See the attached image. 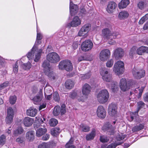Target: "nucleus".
I'll return each instance as SVG.
<instances>
[{
	"label": "nucleus",
	"mask_w": 148,
	"mask_h": 148,
	"mask_svg": "<svg viewBox=\"0 0 148 148\" xmlns=\"http://www.w3.org/2000/svg\"><path fill=\"white\" fill-rule=\"evenodd\" d=\"M42 38V36L40 33L37 34L35 44L31 50L27 55V57L29 60L34 59V61L38 62L40 59L42 50V49H38L37 46L41 43L40 40Z\"/></svg>",
	"instance_id": "1"
},
{
	"label": "nucleus",
	"mask_w": 148,
	"mask_h": 148,
	"mask_svg": "<svg viewBox=\"0 0 148 148\" xmlns=\"http://www.w3.org/2000/svg\"><path fill=\"white\" fill-rule=\"evenodd\" d=\"M110 69L104 68L100 70V73L104 81L111 82V84H108L106 85L107 87L111 89L112 91L115 92L117 89V83L116 81H112V76L110 74Z\"/></svg>",
	"instance_id": "2"
},
{
	"label": "nucleus",
	"mask_w": 148,
	"mask_h": 148,
	"mask_svg": "<svg viewBox=\"0 0 148 148\" xmlns=\"http://www.w3.org/2000/svg\"><path fill=\"white\" fill-rule=\"evenodd\" d=\"M119 34L118 33H112L111 31L108 28L102 30V35L103 38L107 40H108L109 43L111 45H113L115 42L113 40L110 41L112 38H114Z\"/></svg>",
	"instance_id": "3"
},
{
	"label": "nucleus",
	"mask_w": 148,
	"mask_h": 148,
	"mask_svg": "<svg viewBox=\"0 0 148 148\" xmlns=\"http://www.w3.org/2000/svg\"><path fill=\"white\" fill-rule=\"evenodd\" d=\"M109 97V93L106 89L102 90L98 93L97 98L98 101L101 103H104L106 102Z\"/></svg>",
	"instance_id": "4"
},
{
	"label": "nucleus",
	"mask_w": 148,
	"mask_h": 148,
	"mask_svg": "<svg viewBox=\"0 0 148 148\" xmlns=\"http://www.w3.org/2000/svg\"><path fill=\"white\" fill-rule=\"evenodd\" d=\"M59 69L65 70L68 71H70L73 69V66L71 62L68 60H65L61 61L58 65Z\"/></svg>",
	"instance_id": "5"
},
{
	"label": "nucleus",
	"mask_w": 148,
	"mask_h": 148,
	"mask_svg": "<svg viewBox=\"0 0 148 148\" xmlns=\"http://www.w3.org/2000/svg\"><path fill=\"white\" fill-rule=\"evenodd\" d=\"M124 63L121 61H119L115 63L113 68V71L116 75H119L123 73L124 69Z\"/></svg>",
	"instance_id": "6"
},
{
	"label": "nucleus",
	"mask_w": 148,
	"mask_h": 148,
	"mask_svg": "<svg viewBox=\"0 0 148 148\" xmlns=\"http://www.w3.org/2000/svg\"><path fill=\"white\" fill-rule=\"evenodd\" d=\"M132 82L131 80L127 82L125 79L122 78L120 79L119 85L121 89L123 91H125L130 89Z\"/></svg>",
	"instance_id": "7"
},
{
	"label": "nucleus",
	"mask_w": 148,
	"mask_h": 148,
	"mask_svg": "<svg viewBox=\"0 0 148 148\" xmlns=\"http://www.w3.org/2000/svg\"><path fill=\"white\" fill-rule=\"evenodd\" d=\"M47 59L48 61L53 63L59 62L60 60V57L57 53L52 52L49 53L47 56Z\"/></svg>",
	"instance_id": "8"
},
{
	"label": "nucleus",
	"mask_w": 148,
	"mask_h": 148,
	"mask_svg": "<svg viewBox=\"0 0 148 148\" xmlns=\"http://www.w3.org/2000/svg\"><path fill=\"white\" fill-rule=\"evenodd\" d=\"M90 24H86L82 26L78 32V35L79 36H86L90 28Z\"/></svg>",
	"instance_id": "9"
},
{
	"label": "nucleus",
	"mask_w": 148,
	"mask_h": 148,
	"mask_svg": "<svg viewBox=\"0 0 148 148\" xmlns=\"http://www.w3.org/2000/svg\"><path fill=\"white\" fill-rule=\"evenodd\" d=\"M115 128L111 125L109 122L105 123L102 127V130L104 132L107 131L110 135H113L114 134Z\"/></svg>",
	"instance_id": "10"
},
{
	"label": "nucleus",
	"mask_w": 148,
	"mask_h": 148,
	"mask_svg": "<svg viewBox=\"0 0 148 148\" xmlns=\"http://www.w3.org/2000/svg\"><path fill=\"white\" fill-rule=\"evenodd\" d=\"M93 46V44L92 41L87 40L82 42L81 45V49L82 51H86L91 50Z\"/></svg>",
	"instance_id": "11"
},
{
	"label": "nucleus",
	"mask_w": 148,
	"mask_h": 148,
	"mask_svg": "<svg viewBox=\"0 0 148 148\" xmlns=\"http://www.w3.org/2000/svg\"><path fill=\"white\" fill-rule=\"evenodd\" d=\"M117 107L116 105L114 103H112L108 106V112L111 116H115L117 113Z\"/></svg>",
	"instance_id": "12"
},
{
	"label": "nucleus",
	"mask_w": 148,
	"mask_h": 148,
	"mask_svg": "<svg viewBox=\"0 0 148 148\" xmlns=\"http://www.w3.org/2000/svg\"><path fill=\"white\" fill-rule=\"evenodd\" d=\"M110 55V51L108 49H104L101 51L99 55V58L102 61H106Z\"/></svg>",
	"instance_id": "13"
},
{
	"label": "nucleus",
	"mask_w": 148,
	"mask_h": 148,
	"mask_svg": "<svg viewBox=\"0 0 148 148\" xmlns=\"http://www.w3.org/2000/svg\"><path fill=\"white\" fill-rule=\"evenodd\" d=\"M42 89L43 87H42V88L40 89L38 94L36 96L30 98L34 104H38L42 100L43 96Z\"/></svg>",
	"instance_id": "14"
},
{
	"label": "nucleus",
	"mask_w": 148,
	"mask_h": 148,
	"mask_svg": "<svg viewBox=\"0 0 148 148\" xmlns=\"http://www.w3.org/2000/svg\"><path fill=\"white\" fill-rule=\"evenodd\" d=\"M41 122L42 123L41 124V127L42 126L44 128H42L41 127L36 130V136L38 137L41 136L44 134L47 131V129L45 128L46 126V124L43 123V122L41 119Z\"/></svg>",
	"instance_id": "15"
},
{
	"label": "nucleus",
	"mask_w": 148,
	"mask_h": 148,
	"mask_svg": "<svg viewBox=\"0 0 148 148\" xmlns=\"http://www.w3.org/2000/svg\"><path fill=\"white\" fill-rule=\"evenodd\" d=\"M97 116L100 118H104L106 116V112L104 108L102 106H99L97 110Z\"/></svg>",
	"instance_id": "16"
},
{
	"label": "nucleus",
	"mask_w": 148,
	"mask_h": 148,
	"mask_svg": "<svg viewBox=\"0 0 148 148\" xmlns=\"http://www.w3.org/2000/svg\"><path fill=\"white\" fill-rule=\"evenodd\" d=\"M81 24V20L78 16L74 17L73 20L69 24L68 26L73 27H76Z\"/></svg>",
	"instance_id": "17"
},
{
	"label": "nucleus",
	"mask_w": 148,
	"mask_h": 148,
	"mask_svg": "<svg viewBox=\"0 0 148 148\" xmlns=\"http://www.w3.org/2000/svg\"><path fill=\"white\" fill-rule=\"evenodd\" d=\"M114 55L116 59H119L124 56V51L122 48H118L114 50Z\"/></svg>",
	"instance_id": "18"
},
{
	"label": "nucleus",
	"mask_w": 148,
	"mask_h": 148,
	"mask_svg": "<svg viewBox=\"0 0 148 148\" xmlns=\"http://www.w3.org/2000/svg\"><path fill=\"white\" fill-rule=\"evenodd\" d=\"M70 11L71 16H73L76 14L78 12V7L77 5L73 4L70 1Z\"/></svg>",
	"instance_id": "19"
},
{
	"label": "nucleus",
	"mask_w": 148,
	"mask_h": 148,
	"mask_svg": "<svg viewBox=\"0 0 148 148\" xmlns=\"http://www.w3.org/2000/svg\"><path fill=\"white\" fill-rule=\"evenodd\" d=\"M55 145L53 142H43L38 146V148H53Z\"/></svg>",
	"instance_id": "20"
},
{
	"label": "nucleus",
	"mask_w": 148,
	"mask_h": 148,
	"mask_svg": "<svg viewBox=\"0 0 148 148\" xmlns=\"http://www.w3.org/2000/svg\"><path fill=\"white\" fill-rule=\"evenodd\" d=\"M91 87L87 84H85L83 86L82 90V93L85 96H87L90 91Z\"/></svg>",
	"instance_id": "21"
},
{
	"label": "nucleus",
	"mask_w": 148,
	"mask_h": 148,
	"mask_svg": "<svg viewBox=\"0 0 148 148\" xmlns=\"http://www.w3.org/2000/svg\"><path fill=\"white\" fill-rule=\"evenodd\" d=\"M139 71L138 70L134 69L132 71V74L134 77L136 79H140L145 76L144 72L143 71L139 75Z\"/></svg>",
	"instance_id": "22"
},
{
	"label": "nucleus",
	"mask_w": 148,
	"mask_h": 148,
	"mask_svg": "<svg viewBox=\"0 0 148 148\" xmlns=\"http://www.w3.org/2000/svg\"><path fill=\"white\" fill-rule=\"evenodd\" d=\"M148 52V47L145 46H141L136 50V54L139 55H143L144 53Z\"/></svg>",
	"instance_id": "23"
},
{
	"label": "nucleus",
	"mask_w": 148,
	"mask_h": 148,
	"mask_svg": "<svg viewBox=\"0 0 148 148\" xmlns=\"http://www.w3.org/2000/svg\"><path fill=\"white\" fill-rule=\"evenodd\" d=\"M23 121V123L26 127H29L31 126L34 122L33 119L28 117H25Z\"/></svg>",
	"instance_id": "24"
},
{
	"label": "nucleus",
	"mask_w": 148,
	"mask_h": 148,
	"mask_svg": "<svg viewBox=\"0 0 148 148\" xmlns=\"http://www.w3.org/2000/svg\"><path fill=\"white\" fill-rule=\"evenodd\" d=\"M116 4L114 2H110L108 5L106 10L109 13H112L115 8L116 7Z\"/></svg>",
	"instance_id": "25"
},
{
	"label": "nucleus",
	"mask_w": 148,
	"mask_h": 148,
	"mask_svg": "<svg viewBox=\"0 0 148 148\" xmlns=\"http://www.w3.org/2000/svg\"><path fill=\"white\" fill-rule=\"evenodd\" d=\"M37 110L36 109L31 107L27 110L26 114L28 116L34 117L37 114Z\"/></svg>",
	"instance_id": "26"
},
{
	"label": "nucleus",
	"mask_w": 148,
	"mask_h": 148,
	"mask_svg": "<svg viewBox=\"0 0 148 148\" xmlns=\"http://www.w3.org/2000/svg\"><path fill=\"white\" fill-rule=\"evenodd\" d=\"M130 3V1L129 0H122L118 4L119 8L121 9L126 8Z\"/></svg>",
	"instance_id": "27"
},
{
	"label": "nucleus",
	"mask_w": 148,
	"mask_h": 148,
	"mask_svg": "<svg viewBox=\"0 0 148 148\" xmlns=\"http://www.w3.org/2000/svg\"><path fill=\"white\" fill-rule=\"evenodd\" d=\"M74 82L69 79L65 82V86L66 88L71 89L74 87Z\"/></svg>",
	"instance_id": "28"
},
{
	"label": "nucleus",
	"mask_w": 148,
	"mask_h": 148,
	"mask_svg": "<svg viewBox=\"0 0 148 148\" xmlns=\"http://www.w3.org/2000/svg\"><path fill=\"white\" fill-rule=\"evenodd\" d=\"M34 132L31 131L27 132L26 134V137L27 139L30 141H33L34 139Z\"/></svg>",
	"instance_id": "29"
},
{
	"label": "nucleus",
	"mask_w": 148,
	"mask_h": 148,
	"mask_svg": "<svg viewBox=\"0 0 148 148\" xmlns=\"http://www.w3.org/2000/svg\"><path fill=\"white\" fill-rule=\"evenodd\" d=\"M96 135V130L95 129L92 130L91 132L86 135V139L87 140H89L93 139Z\"/></svg>",
	"instance_id": "30"
},
{
	"label": "nucleus",
	"mask_w": 148,
	"mask_h": 148,
	"mask_svg": "<svg viewBox=\"0 0 148 148\" xmlns=\"http://www.w3.org/2000/svg\"><path fill=\"white\" fill-rule=\"evenodd\" d=\"M42 66L44 68L45 73L47 71H50L51 68L50 67L49 63L48 61H45L43 63Z\"/></svg>",
	"instance_id": "31"
},
{
	"label": "nucleus",
	"mask_w": 148,
	"mask_h": 148,
	"mask_svg": "<svg viewBox=\"0 0 148 148\" xmlns=\"http://www.w3.org/2000/svg\"><path fill=\"white\" fill-rule=\"evenodd\" d=\"M144 127V124H140L133 127L132 129V130L134 132L138 131L143 129Z\"/></svg>",
	"instance_id": "32"
},
{
	"label": "nucleus",
	"mask_w": 148,
	"mask_h": 148,
	"mask_svg": "<svg viewBox=\"0 0 148 148\" xmlns=\"http://www.w3.org/2000/svg\"><path fill=\"white\" fill-rule=\"evenodd\" d=\"M51 79L54 80L56 79V75L51 70H50V71H47L45 72Z\"/></svg>",
	"instance_id": "33"
},
{
	"label": "nucleus",
	"mask_w": 148,
	"mask_h": 148,
	"mask_svg": "<svg viewBox=\"0 0 148 148\" xmlns=\"http://www.w3.org/2000/svg\"><path fill=\"white\" fill-rule=\"evenodd\" d=\"M74 139L71 138L69 141L65 145L66 148H75V146L73 145Z\"/></svg>",
	"instance_id": "34"
},
{
	"label": "nucleus",
	"mask_w": 148,
	"mask_h": 148,
	"mask_svg": "<svg viewBox=\"0 0 148 148\" xmlns=\"http://www.w3.org/2000/svg\"><path fill=\"white\" fill-rule=\"evenodd\" d=\"M123 143V142H121L119 143H112L109 145L107 147H106L105 145H103L101 146V148H115V147L118 145H120Z\"/></svg>",
	"instance_id": "35"
},
{
	"label": "nucleus",
	"mask_w": 148,
	"mask_h": 148,
	"mask_svg": "<svg viewBox=\"0 0 148 148\" xmlns=\"http://www.w3.org/2000/svg\"><path fill=\"white\" fill-rule=\"evenodd\" d=\"M24 130L23 128L21 127H18L16 130L14 131V134L15 136H17L18 135L23 133Z\"/></svg>",
	"instance_id": "36"
},
{
	"label": "nucleus",
	"mask_w": 148,
	"mask_h": 148,
	"mask_svg": "<svg viewBox=\"0 0 148 148\" xmlns=\"http://www.w3.org/2000/svg\"><path fill=\"white\" fill-rule=\"evenodd\" d=\"M128 13L126 11H123L120 12L119 14V17L120 19L126 18L129 16Z\"/></svg>",
	"instance_id": "37"
},
{
	"label": "nucleus",
	"mask_w": 148,
	"mask_h": 148,
	"mask_svg": "<svg viewBox=\"0 0 148 148\" xmlns=\"http://www.w3.org/2000/svg\"><path fill=\"white\" fill-rule=\"evenodd\" d=\"M51 134L53 136H56L60 132V129L58 128H53L51 129Z\"/></svg>",
	"instance_id": "38"
},
{
	"label": "nucleus",
	"mask_w": 148,
	"mask_h": 148,
	"mask_svg": "<svg viewBox=\"0 0 148 148\" xmlns=\"http://www.w3.org/2000/svg\"><path fill=\"white\" fill-rule=\"evenodd\" d=\"M80 129L82 131L88 132L90 130V127L88 126L83 124H81L80 126Z\"/></svg>",
	"instance_id": "39"
},
{
	"label": "nucleus",
	"mask_w": 148,
	"mask_h": 148,
	"mask_svg": "<svg viewBox=\"0 0 148 148\" xmlns=\"http://www.w3.org/2000/svg\"><path fill=\"white\" fill-rule=\"evenodd\" d=\"M137 47L136 46H133L131 49L129 55L131 57H132L136 53V50Z\"/></svg>",
	"instance_id": "40"
},
{
	"label": "nucleus",
	"mask_w": 148,
	"mask_h": 148,
	"mask_svg": "<svg viewBox=\"0 0 148 148\" xmlns=\"http://www.w3.org/2000/svg\"><path fill=\"white\" fill-rule=\"evenodd\" d=\"M148 19V13L145 14L141 18L138 22L139 24L140 25H142Z\"/></svg>",
	"instance_id": "41"
},
{
	"label": "nucleus",
	"mask_w": 148,
	"mask_h": 148,
	"mask_svg": "<svg viewBox=\"0 0 148 148\" xmlns=\"http://www.w3.org/2000/svg\"><path fill=\"white\" fill-rule=\"evenodd\" d=\"M60 112V107L59 106H56L54 109L53 114L55 116H58Z\"/></svg>",
	"instance_id": "42"
},
{
	"label": "nucleus",
	"mask_w": 148,
	"mask_h": 148,
	"mask_svg": "<svg viewBox=\"0 0 148 148\" xmlns=\"http://www.w3.org/2000/svg\"><path fill=\"white\" fill-rule=\"evenodd\" d=\"M22 67L25 70H29L31 68V64L29 62L27 63H24L22 65Z\"/></svg>",
	"instance_id": "43"
},
{
	"label": "nucleus",
	"mask_w": 148,
	"mask_h": 148,
	"mask_svg": "<svg viewBox=\"0 0 148 148\" xmlns=\"http://www.w3.org/2000/svg\"><path fill=\"white\" fill-rule=\"evenodd\" d=\"M58 123V121L54 119H51L49 121V123L51 126H55Z\"/></svg>",
	"instance_id": "44"
},
{
	"label": "nucleus",
	"mask_w": 148,
	"mask_h": 148,
	"mask_svg": "<svg viewBox=\"0 0 148 148\" xmlns=\"http://www.w3.org/2000/svg\"><path fill=\"white\" fill-rule=\"evenodd\" d=\"M77 92L75 91H73L70 92L69 94V97L72 99H74L77 98Z\"/></svg>",
	"instance_id": "45"
},
{
	"label": "nucleus",
	"mask_w": 148,
	"mask_h": 148,
	"mask_svg": "<svg viewBox=\"0 0 148 148\" xmlns=\"http://www.w3.org/2000/svg\"><path fill=\"white\" fill-rule=\"evenodd\" d=\"M91 75L90 72H89L88 73L85 74L81 75L79 77L82 79H85L89 78Z\"/></svg>",
	"instance_id": "46"
},
{
	"label": "nucleus",
	"mask_w": 148,
	"mask_h": 148,
	"mask_svg": "<svg viewBox=\"0 0 148 148\" xmlns=\"http://www.w3.org/2000/svg\"><path fill=\"white\" fill-rule=\"evenodd\" d=\"M100 140L102 143H106L108 141L109 138L106 136L101 135L100 136Z\"/></svg>",
	"instance_id": "47"
},
{
	"label": "nucleus",
	"mask_w": 148,
	"mask_h": 148,
	"mask_svg": "<svg viewBox=\"0 0 148 148\" xmlns=\"http://www.w3.org/2000/svg\"><path fill=\"white\" fill-rule=\"evenodd\" d=\"M114 60L112 59L108 60L106 63V66L108 68L111 67L114 64Z\"/></svg>",
	"instance_id": "48"
},
{
	"label": "nucleus",
	"mask_w": 148,
	"mask_h": 148,
	"mask_svg": "<svg viewBox=\"0 0 148 148\" xmlns=\"http://www.w3.org/2000/svg\"><path fill=\"white\" fill-rule=\"evenodd\" d=\"M16 97L15 95L11 96L10 97L9 101L10 103L12 104H14L16 100Z\"/></svg>",
	"instance_id": "49"
},
{
	"label": "nucleus",
	"mask_w": 148,
	"mask_h": 148,
	"mask_svg": "<svg viewBox=\"0 0 148 148\" xmlns=\"http://www.w3.org/2000/svg\"><path fill=\"white\" fill-rule=\"evenodd\" d=\"M6 141V136L4 135L0 136V145H3L5 143Z\"/></svg>",
	"instance_id": "50"
},
{
	"label": "nucleus",
	"mask_w": 148,
	"mask_h": 148,
	"mask_svg": "<svg viewBox=\"0 0 148 148\" xmlns=\"http://www.w3.org/2000/svg\"><path fill=\"white\" fill-rule=\"evenodd\" d=\"M13 116L7 115L5 119V121L7 124H10L12 122Z\"/></svg>",
	"instance_id": "51"
},
{
	"label": "nucleus",
	"mask_w": 148,
	"mask_h": 148,
	"mask_svg": "<svg viewBox=\"0 0 148 148\" xmlns=\"http://www.w3.org/2000/svg\"><path fill=\"white\" fill-rule=\"evenodd\" d=\"M7 115L14 117V111L11 107H9L7 110Z\"/></svg>",
	"instance_id": "52"
},
{
	"label": "nucleus",
	"mask_w": 148,
	"mask_h": 148,
	"mask_svg": "<svg viewBox=\"0 0 148 148\" xmlns=\"http://www.w3.org/2000/svg\"><path fill=\"white\" fill-rule=\"evenodd\" d=\"M145 104L142 101H139L138 103V110L137 112H136V113H137L139 110L142 108L144 107Z\"/></svg>",
	"instance_id": "53"
},
{
	"label": "nucleus",
	"mask_w": 148,
	"mask_h": 148,
	"mask_svg": "<svg viewBox=\"0 0 148 148\" xmlns=\"http://www.w3.org/2000/svg\"><path fill=\"white\" fill-rule=\"evenodd\" d=\"M144 87H142L140 89H139L138 88H137L135 89V91H134L135 93H137L138 92V96L139 97H140L142 95V93L143 92V90L144 89Z\"/></svg>",
	"instance_id": "54"
},
{
	"label": "nucleus",
	"mask_w": 148,
	"mask_h": 148,
	"mask_svg": "<svg viewBox=\"0 0 148 148\" xmlns=\"http://www.w3.org/2000/svg\"><path fill=\"white\" fill-rule=\"evenodd\" d=\"M29 76L30 78L31 77L32 78L30 79L31 81H33L36 79L37 77V72H35L32 73L31 75Z\"/></svg>",
	"instance_id": "55"
},
{
	"label": "nucleus",
	"mask_w": 148,
	"mask_h": 148,
	"mask_svg": "<svg viewBox=\"0 0 148 148\" xmlns=\"http://www.w3.org/2000/svg\"><path fill=\"white\" fill-rule=\"evenodd\" d=\"M125 138V135H123L122 134H120L117 136L116 138L117 140L121 141L122 140Z\"/></svg>",
	"instance_id": "56"
},
{
	"label": "nucleus",
	"mask_w": 148,
	"mask_h": 148,
	"mask_svg": "<svg viewBox=\"0 0 148 148\" xmlns=\"http://www.w3.org/2000/svg\"><path fill=\"white\" fill-rule=\"evenodd\" d=\"M54 100L56 101H58L60 100V97L58 92H55L53 95Z\"/></svg>",
	"instance_id": "57"
},
{
	"label": "nucleus",
	"mask_w": 148,
	"mask_h": 148,
	"mask_svg": "<svg viewBox=\"0 0 148 148\" xmlns=\"http://www.w3.org/2000/svg\"><path fill=\"white\" fill-rule=\"evenodd\" d=\"M8 82H6L0 85V90L5 88L9 85Z\"/></svg>",
	"instance_id": "58"
},
{
	"label": "nucleus",
	"mask_w": 148,
	"mask_h": 148,
	"mask_svg": "<svg viewBox=\"0 0 148 148\" xmlns=\"http://www.w3.org/2000/svg\"><path fill=\"white\" fill-rule=\"evenodd\" d=\"M60 112L62 115L64 114L66 112L65 106L64 104H63L62 105L61 108L60 109Z\"/></svg>",
	"instance_id": "59"
},
{
	"label": "nucleus",
	"mask_w": 148,
	"mask_h": 148,
	"mask_svg": "<svg viewBox=\"0 0 148 148\" xmlns=\"http://www.w3.org/2000/svg\"><path fill=\"white\" fill-rule=\"evenodd\" d=\"M18 61L16 62L13 66V71L14 73H17L18 71V66L17 65Z\"/></svg>",
	"instance_id": "60"
},
{
	"label": "nucleus",
	"mask_w": 148,
	"mask_h": 148,
	"mask_svg": "<svg viewBox=\"0 0 148 148\" xmlns=\"http://www.w3.org/2000/svg\"><path fill=\"white\" fill-rule=\"evenodd\" d=\"M44 93L45 98L47 100H50L51 99L52 96L51 94H47V93L46 92H44Z\"/></svg>",
	"instance_id": "61"
},
{
	"label": "nucleus",
	"mask_w": 148,
	"mask_h": 148,
	"mask_svg": "<svg viewBox=\"0 0 148 148\" xmlns=\"http://www.w3.org/2000/svg\"><path fill=\"white\" fill-rule=\"evenodd\" d=\"M144 3L143 1L139 2L138 4V7L140 9H142L144 8Z\"/></svg>",
	"instance_id": "62"
},
{
	"label": "nucleus",
	"mask_w": 148,
	"mask_h": 148,
	"mask_svg": "<svg viewBox=\"0 0 148 148\" xmlns=\"http://www.w3.org/2000/svg\"><path fill=\"white\" fill-rule=\"evenodd\" d=\"M49 138V135L48 134H46L44 135L42 137V140H48Z\"/></svg>",
	"instance_id": "63"
},
{
	"label": "nucleus",
	"mask_w": 148,
	"mask_h": 148,
	"mask_svg": "<svg viewBox=\"0 0 148 148\" xmlns=\"http://www.w3.org/2000/svg\"><path fill=\"white\" fill-rule=\"evenodd\" d=\"M143 99L145 101L148 102V92L144 95Z\"/></svg>",
	"instance_id": "64"
}]
</instances>
